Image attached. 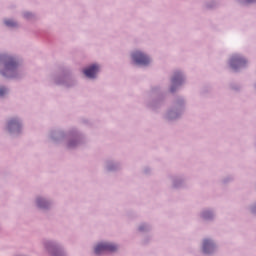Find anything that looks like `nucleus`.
I'll return each instance as SVG.
<instances>
[{
  "label": "nucleus",
  "instance_id": "f257e3e1",
  "mask_svg": "<svg viewBox=\"0 0 256 256\" xmlns=\"http://www.w3.org/2000/svg\"><path fill=\"white\" fill-rule=\"evenodd\" d=\"M117 249V246L111 243H101L95 247V254L101 255V253L110 252L113 253Z\"/></svg>",
  "mask_w": 256,
  "mask_h": 256
},
{
  "label": "nucleus",
  "instance_id": "f03ea898",
  "mask_svg": "<svg viewBox=\"0 0 256 256\" xmlns=\"http://www.w3.org/2000/svg\"><path fill=\"white\" fill-rule=\"evenodd\" d=\"M132 59L137 65H149V57L147 55L136 51L132 54Z\"/></svg>",
  "mask_w": 256,
  "mask_h": 256
},
{
  "label": "nucleus",
  "instance_id": "7ed1b4c3",
  "mask_svg": "<svg viewBox=\"0 0 256 256\" xmlns=\"http://www.w3.org/2000/svg\"><path fill=\"white\" fill-rule=\"evenodd\" d=\"M98 72H99V66L92 65L89 68H86L83 73L89 79H94L95 75H97Z\"/></svg>",
  "mask_w": 256,
  "mask_h": 256
},
{
  "label": "nucleus",
  "instance_id": "20e7f679",
  "mask_svg": "<svg viewBox=\"0 0 256 256\" xmlns=\"http://www.w3.org/2000/svg\"><path fill=\"white\" fill-rule=\"evenodd\" d=\"M5 69L6 71H10V73H13V71L17 69V62H15V59H13V57H8L6 59Z\"/></svg>",
  "mask_w": 256,
  "mask_h": 256
},
{
  "label": "nucleus",
  "instance_id": "39448f33",
  "mask_svg": "<svg viewBox=\"0 0 256 256\" xmlns=\"http://www.w3.org/2000/svg\"><path fill=\"white\" fill-rule=\"evenodd\" d=\"M211 250H213V243L210 240H204V243H203L204 253H209Z\"/></svg>",
  "mask_w": 256,
  "mask_h": 256
},
{
  "label": "nucleus",
  "instance_id": "423d86ee",
  "mask_svg": "<svg viewBox=\"0 0 256 256\" xmlns=\"http://www.w3.org/2000/svg\"><path fill=\"white\" fill-rule=\"evenodd\" d=\"M235 63L241 67L242 65H244V63H246L245 59L243 58H233L232 59V62H231V65L233 67V69H235Z\"/></svg>",
  "mask_w": 256,
  "mask_h": 256
},
{
  "label": "nucleus",
  "instance_id": "0eeeda50",
  "mask_svg": "<svg viewBox=\"0 0 256 256\" xmlns=\"http://www.w3.org/2000/svg\"><path fill=\"white\" fill-rule=\"evenodd\" d=\"M182 79H183V76H181L180 73L175 74L172 79L173 85H177V84L181 83Z\"/></svg>",
  "mask_w": 256,
  "mask_h": 256
},
{
  "label": "nucleus",
  "instance_id": "6e6552de",
  "mask_svg": "<svg viewBox=\"0 0 256 256\" xmlns=\"http://www.w3.org/2000/svg\"><path fill=\"white\" fill-rule=\"evenodd\" d=\"M8 127L9 129H13V127H16V128H19V121L18 120H11L9 123H8Z\"/></svg>",
  "mask_w": 256,
  "mask_h": 256
},
{
  "label": "nucleus",
  "instance_id": "1a4fd4ad",
  "mask_svg": "<svg viewBox=\"0 0 256 256\" xmlns=\"http://www.w3.org/2000/svg\"><path fill=\"white\" fill-rule=\"evenodd\" d=\"M5 25H7V27H15L17 24L13 20H6Z\"/></svg>",
  "mask_w": 256,
  "mask_h": 256
},
{
  "label": "nucleus",
  "instance_id": "9d476101",
  "mask_svg": "<svg viewBox=\"0 0 256 256\" xmlns=\"http://www.w3.org/2000/svg\"><path fill=\"white\" fill-rule=\"evenodd\" d=\"M37 203H38V205H39V207H45V200H43V199H38L37 200Z\"/></svg>",
  "mask_w": 256,
  "mask_h": 256
},
{
  "label": "nucleus",
  "instance_id": "9b49d317",
  "mask_svg": "<svg viewBox=\"0 0 256 256\" xmlns=\"http://www.w3.org/2000/svg\"><path fill=\"white\" fill-rule=\"evenodd\" d=\"M7 93V89H5V87H1L0 88V97H3V95Z\"/></svg>",
  "mask_w": 256,
  "mask_h": 256
},
{
  "label": "nucleus",
  "instance_id": "f8f14e48",
  "mask_svg": "<svg viewBox=\"0 0 256 256\" xmlns=\"http://www.w3.org/2000/svg\"><path fill=\"white\" fill-rule=\"evenodd\" d=\"M171 91H172V93H173V91H175V89H173V87L171 88Z\"/></svg>",
  "mask_w": 256,
  "mask_h": 256
},
{
  "label": "nucleus",
  "instance_id": "ddd939ff",
  "mask_svg": "<svg viewBox=\"0 0 256 256\" xmlns=\"http://www.w3.org/2000/svg\"><path fill=\"white\" fill-rule=\"evenodd\" d=\"M249 3L253 2V0H248Z\"/></svg>",
  "mask_w": 256,
  "mask_h": 256
}]
</instances>
